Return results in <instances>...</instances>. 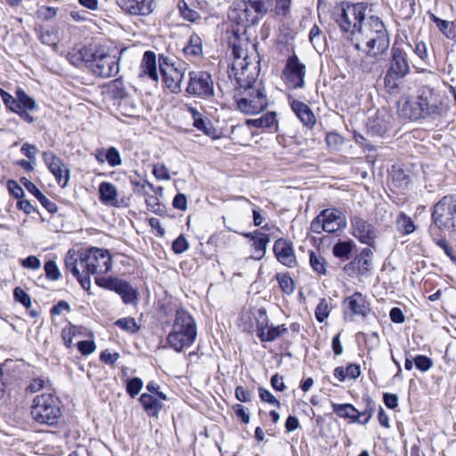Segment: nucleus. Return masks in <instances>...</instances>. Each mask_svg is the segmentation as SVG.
I'll return each mask as SVG.
<instances>
[{
  "mask_svg": "<svg viewBox=\"0 0 456 456\" xmlns=\"http://www.w3.org/2000/svg\"><path fill=\"white\" fill-rule=\"evenodd\" d=\"M239 52L240 49L234 46V61L230 73V77L233 76L238 84L235 94L237 108L247 115L257 114L268 106L265 87L257 80L258 61H253L248 54L241 57Z\"/></svg>",
  "mask_w": 456,
  "mask_h": 456,
  "instance_id": "1",
  "label": "nucleus"
},
{
  "mask_svg": "<svg viewBox=\"0 0 456 456\" xmlns=\"http://www.w3.org/2000/svg\"><path fill=\"white\" fill-rule=\"evenodd\" d=\"M352 40L355 41V48L370 47V51L387 52L389 47V37L381 19L372 13L363 19Z\"/></svg>",
  "mask_w": 456,
  "mask_h": 456,
  "instance_id": "2",
  "label": "nucleus"
},
{
  "mask_svg": "<svg viewBox=\"0 0 456 456\" xmlns=\"http://www.w3.org/2000/svg\"><path fill=\"white\" fill-rule=\"evenodd\" d=\"M197 324L186 310L175 312L172 330L167 337V345L176 352L190 347L196 340Z\"/></svg>",
  "mask_w": 456,
  "mask_h": 456,
  "instance_id": "3",
  "label": "nucleus"
},
{
  "mask_svg": "<svg viewBox=\"0 0 456 456\" xmlns=\"http://www.w3.org/2000/svg\"><path fill=\"white\" fill-rule=\"evenodd\" d=\"M371 5L365 2H343L335 7L333 20L343 33L354 37L362 20L370 12Z\"/></svg>",
  "mask_w": 456,
  "mask_h": 456,
  "instance_id": "4",
  "label": "nucleus"
},
{
  "mask_svg": "<svg viewBox=\"0 0 456 456\" xmlns=\"http://www.w3.org/2000/svg\"><path fill=\"white\" fill-rule=\"evenodd\" d=\"M408 54L403 47L395 44L391 49L389 66L384 77V86L390 94L399 92L402 80L410 73Z\"/></svg>",
  "mask_w": 456,
  "mask_h": 456,
  "instance_id": "5",
  "label": "nucleus"
},
{
  "mask_svg": "<svg viewBox=\"0 0 456 456\" xmlns=\"http://www.w3.org/2000/svg\"><path fill=\"white\" fill-rule=\"evenodd\" d=\"M401 114L405 118L418 120L435 118L439 115V108L430 92H422L416 97H411L402 106Z\"/></svg>",
  "mask_w": 456,
  "mask_h": 456,
  "instance_id": "6",
  "label": "nucleus"
},
{
  "mask_svg": "<svg viewBox=\"0 0 456 456\" xmlns=\"http://www.w3.org/2000/svg\"><path fill=\"white\" fill-rule=\"evenodd\" d=\"M31 416L38 424L54 426L61 417L59 400L51 394H42L33 400Z\"/></svg>",
  "mask_w": 456,
  "mask_h": 456,
  "instance_id": "7",
  "label": "nucleus"
},
{
  "mask_svg": "<svg viewBox=\"0 0 456 456\" xmlns=\"http://www.w3.org/2000/svg\"><path fill=\"white\" fill-rule=\"evenodd\" d=\"M79 264L83 273L90 277V274L107 273L112 261L108 249L92 248L80 255Z\"/></svg>",
  "mask_w": 456,
  "mask_h": 456,
  "instance_id": "8",
  "label": "nucleus"
},
{
  "mask_svg": "<svg viewBox=\"0 0 456 456\" xmlns=\"http://www.w3.org/2000/svg\"><path fill=\"white\" fill-rule=\"evenodd\" d=\"M159 62L165 86L173 94L181 92V84L185 73L184 63L162 55L159 56Z\"/></svg>",
  "mask_w": 456,
  "mask_h": 456,
  "instance_id": "9",
  "label": "nucleus"
},
{
  "mask_svg": "<svg viewBox=\"0 0 456 456\" xmlns=\"http://www.w3.org/2000/svg\"><path fill=\"white\" fill-rule=\"evenodd\" d=\"M432 219L441 230H456V200L444 197L435 205Z\"/></svg>",
  "mask_w": 456,
  "mask_h": 456,
  "instance_id": "10",
  "label": "nucleus"
},
{
  "mask_svg": "<svg viewBox=\"0 0 456 456\" xmlns=\"http://www.w3.org/2000/svg\"><path fill=\"white\" fill-rule=\"evenodd\" d=\"M272 5V0H242L236 7L240 22L245 26L256 24Z\"/></svg>",
  "mask_w": 456,
  "mask_h": 456,
  "instance_id": "11",
  "label": "nucleus"
},
{
  "mask_svg": "<svg viewBox=\"0 0 456 456\" xmlns=\"http://www.w3.org/2000/svg\"><path fill=\"white\" fill-rule=\"evenodd\" d=\"M86 62L92 72L100 77H110L119 71L118 61L116 56L103 51H96Z\"/></svg>",
  "mask_w": 456,
  "mask_h": 456,
  "instance_id": "12",
  "label": "nucleus"
},
{
  "mask_svg": "<svg viewBox=\"0 0 456 456\" xmlns=\"http://www.w3.org/2000/svg\"><path fill=\"white\" fill-rule=\"evenodd\" d=\"M186 92L193 96L209 99L214 96V82L209 73L206 71H190Z\"/></svg>",
  "mask_w": 456,
  "mask_h": 456,
  "instance_id": "13",
  "label": "nucleus"
},
{
  "mask_svg": "<svg viewBox=\"0 0 456 456\" xmlns=\"http://www.w3.org/2000/svg\"><path fill=\"white\" fill-rule=\"evenodd\" d=\"M305 65L301 62L297 55L289 56L283 70L286 84L293 88L305 86Z\"/></svg>",
  "mask_w": 456,
  "mask_h": 456,
  "instance_id": "14",
  "label": "nucleus"
},
{
  "mask_svg": "<svg viewBox=\"0 0 456 456\" xmlns=\"http://www.w3.org/2000/svg\"><path fill=\"white\" fill-rule=\"evenodd\" d=\"M342 305L345 314H349L351 318L354 316L366 318L371 312L370 303L367 297L359 291L346 297Z\"/></svg>",
  "mask_w": 456,
  "mask_h": 456,
  "instance_id": "15",
  "label": "nucleus"
},
{
  "mask_svg": "<svg viewBox=\"0 0 456 456\" xmlns=\"http://www.w3.org/2000/svg\"><path fill=\"white\" fill-rule=\"evenodd\" d=\"M352 234L362 244L371 246L376 239L374 226L360 216L351 218Z\"/></svg>",
  "mask_w": 456,
  "mask_h": 456,
  "instance_id": "16",
  "label": "nucleus"
},
{
  "mask_svg": "<svg viewBox=\"0 0 456 456\" xmlns=\"http://www.w3.org/2000/svg\"><path fill=\"white\" fill-rule=\"evenodd\" d=\"M43 159L51 173L54 175L58 184L64 188L69 180V169L67 168L62 160L53 152H44Z\"/></svg>",
  "mask_w": 456,
  "mask_h": 456,
  "instance_id": "17",
  "label": "nucleus"
},
{
  "mask_svg": "<svg viewBox=\"0 0 456 456\" xmlns=\"http://www.w3.org/2000/svg\"><path fill=\"white\" fill-rule=\"evenodd\" d=\"M273 253L283 265L290 268L296 265L297 259L291 241L282 238L276 240L273 244Z\"/></svg>",
  "mask_w": 456,
  "mask_h": 456,
  "instance_id": "18",
  "label": "nucleus"
},
{
  "mask_svg": "<svg viewBox=\"0 0 456 456\" xmlns=\"http://www.w3.org/2000/svg\"><path fill=\"white\" fill-rule=\"evenodd\" d=\"M326 232L333 233L346 228V217L343 211L338 208H326L321 212Z\"/></svg>",
  "mask_w": 456,
  "mask_h": 456,
  "instance_id": "19",
  "label": "nucleus"
},
{
  "mask_svg": "<svg viewBox=\"0 0 456 456\" xmlns=\"http://www.w3.org/2000/svg\"><path fill=\"white\" fill-rule=\"evenodd\" d=\"M65 266L77 278L81 287L86 290H89L91 288V279L86 273H83L79 258L77 257L75 252H71V250L68 252L65 257Z\"/></svg>",
  "mask_w": 456,
  "mask_h": 456,
  "instance_id": "20",
  "label": "nucleus"
},
{
  "mask_svg": "<svg viewBox=\"0 0 456 456\" xmlns=\"http://www.w3.org/2000/svg\"><path fill=\"white\" fill-rule=\"evenodd\" d=\"M99 199L104 205L116 208L126 206L123 200H118V189L110 182H102L100 183Z\"/></svg>",
  "mask_w": 456,
  "mask_h": 456,
  "instance_id": "21",
  "label": "nucleus"
},
{
  "mask_svg": "<svg viewBox=\"0 0 456 456\" xmlns=\"http://www.w3.org/2000/svg\"><path fill=\"white\" fill-rule=\"evenodd\" d=\"M361 50L365 53V56L361 59L359 64L360 69L366 74L378 72L380 68V56L383 55L386 52H379L377 50H373L372 53L370 47H362Z\"/></svg>",
  "mask_w": 456,
  "mask_h": 456,
  "instance_id": "22",
  "label": "nucleus"
},
{
  "mask_svg": "<svg viewBox=\"0 0 456 456\" xmlns=\"http://www.w3.org/2000/svg\"><path fill=\"white\" fill-rule=\"evenodd\" d=\"M251 241V247L254 249V258L256 260H261L266 253V247L270 242L269 234L263 233L259 230H256L253 232L245 234Z\"/></svg>",
  "mask_w": 456,
  "mask_h": 456,
  "instance_id": "23",
  "label": "nucleus"
},
{
  "mask_svg": "<svg viewBox=\"0 0 456 456\" xmlns=\"http://www.w3.org/2000/svg\"><path fill=\"white\" fill-rule=\"evenodd\" d=\"M188 110L193 118V126L200 131L203 132L206 135L216 138L217 131L208 118H203L195 108L188 107Z\"/></svg>",
  "mask_w": 456,
  "mask_h": 456,
  "instance_id": "24",
  "label": "nucleus"
},
{
  "mask_svg": "<svg viewBox=\"0 0 456 456\" xmlns=\"http://www.w3.org/2000/svg\"><path fill=\"white\" fill-rule=\"evenodd\" d=\"M290 105L292 110L305 126L312 128L315 125V116L308 105L297 100H293Z\"/></svg>",
  "mask_w": 456,
  "mask_h": 456,
  "instance_id": "25",
  "label": "nucleus"
},
{
  "mask_svg": "<svg viewBox=\"0 0 456 456\" xmlns=\"http://www.w3.org/2000/svg\"><path fill=\"white\" fill-rule=\"evenodd\" d=\"M20 183L24 185V187L29 191L31 194H33L38 201L41 203V205L51 214L56 213L58 210L57 205L50 200L47 197H45L40 190L37 187L36 184H34L32 182L28 180L25 177L20 178Z\"/></svg>",
  "mask_w": 456,
  "mask_h": 456,
  "instance_id": "26",
  "label": "nucleus"
},
{
  "mask_svg": "<svg viewBox=\"0 0 456 456\" xmlns=\"http://www.w3.org/2000/svg\"><path fill=\"white\" fill-rule=\"evenodd\" d=\"M248 126H254L256 128H268L274 132L278 130V120L276 118V113L269 111L263 116L256 118H250L246 121Z\"/></svg>",
  "mask_w": 456,
  "mask_h": 456,
  "instance_id": "27",
  "label": "nucleus"
},
{
  "mask_svg": "<svg viewBox=\"0 0 456 456\" xmlns=\"http://www.w3.org/2000/svg\"><path fill=\"white\" fill-rule=\"evenodd\" d=\"M140 77L148 76L151 79L158 80V72L156 65V55L151 51L144 53L141 64Z\"/></svg>",
  "mask_w": 456,
  "mask_h": 456,
  "instance_id": "28",
  "label": "nucleus"
},
{
  "mask_svg": "<svg viewBox=\"0 0 456 456\" xmlns=\"http://www.w3.org/2000/svg\"><path fill=\"white\" fill-rule=\"evenodd\" d=\"M139 401L149 416L158 417L163 404L152 395L143 393Z\"/></svg>",
  "mask_w": 456,
  "mask_h": 456,
  "instance_id": "29",
  "label": "nucleus"
},
{
  "mask_svg": "<svg viewBox=\"0 0 456 456\" xmlns=\"http://www.w3.org/2000/svg\"><path fill=\"white\" fill-rule=\"evenodd\" d=\"M333 411L342 419H348L351 422L357 423L359 420L358 410L351 403H335L331 404Z\"/></svg>",
  "mask_w": 456,
  "mask_h": 456,
  "instance_id": "30",
  "label": "nucleus"
},
{
  "mask_svg": "<svg viewBox=\"0 0 456 456\" xmlns=\"http://www.w3.org/2000/svg\"><path fill=\"white\" fill-rule=\"evenodd\" d=\"M117 294H118L125 305H137L138 302V292L137 290L127 281H124L119 287Z\"/></svg>",
  "mask_w": 456,
  "mask_h": 456,
  "instance_id": "31",
  "label": "nucleus"
},
{
  "mask_svg": "<svg viewBox=\"0 0 456 456\" xmlns=\"http://www.w3.org/2000/svg\"><path fill=\"white\" fill-rule=\"evenodd\" d=\"M183 53L186 56L199 57L202 54V40L197 34H192L187 45L183 47Z\"/></svg>",
  "mask_w": 456,
  "mask_h": 456,
  "instance_id": "32",
  "label": "nucleus"
},
{
  "mask_svg": "<svg viewBox=\"0 0 456 456\" xmlns=\"http://www.w3.org/2000/svg\"><path fill=\"white\" fill-rule=\"evenodd\" d=\"M372 256L373 253L370 248H363L360 252L359 256L355 259L358 264V270L360 274L364 275L370 271Z\"/></svg>",
  "mask_w": 456,
  "mask_h": 456,
  "instance_id": "33",
  "label": "nucleus"
},
{
  "mask_svg": "<svg viewBox=\"0 0 456 456\" xmlns=\"http://www.w3.org/2000/svg\"><path fill=\"white\" fill-rule=\"evenodd\" d=\"M396 228L398 232L403 234H411L416 229L411 218L403 212H401L397 216Z\"/></svg>",
  "mask_w": 456,
  "mask_h": 456,
  "instance_id": "34",
  "label": "nucleus"
},
{
  "mask_svg": "<svg viewBox=\"0 0 456 456\" xmlns=\"http://www.w3.org/2000/svg\"><path fill=\"white\" fill-rule=\"evenodd\" d=\"M354 246V243L353 240H344V241H338L333 246L332 253L336 257L339 258H348L349 255L351 254L353 250V247Z\"/></svg>",
  "mask_w": 456,
  "mask_h": 456,
  "instance_id": "35",
  "label": "nucleus"
},
{
  "mask_svg": "<svg viewBox=\"0 0 456 456\" xmlns=\"http://www.w3.org/2000/svg\"><path fill=\"white\" fill-rule=\"evenodd\" d=\"M288 329L284 324L273 326L270 325L264 335L260 338L262 342H272L287 332Z\"/></svg>",
  "mask_w": 456,
  "mask_h": 456,
  "instance_id": "36",
  "label": "nucleus"
},
{
  "mask_svg": "<svg viewBox=\"0 0 456 456\" xmlns=\"http://www.w3.org/2000/svg\"><path fill=\"white\" fill-rule=\"evenodd\" d=\"M115 325L130 334H135L141 330V325L132 317L120 318L115 322Z\"/></svg>",
  "mask_w": 456,
  "mask_h": 456,
  "instance_id": "37",
  "label": "nucleus"
},
{
  "mask_svg": "<svg viewBox=\"0 0 456 456\" xmlns=\"http://www.w3.org/2000/svg\"><path fill=\"white\" fill-rule=\"evenodd\" d=\"M123 280L116 277H100L95 279V283L105 289L118 292L119 287L123 283Z\"/></svg>",
  "mask_w": 456,
  "mask_h": 456,
  "instance_id": "38",
  "label": "nucleus"
},
{
  "mask_svg": "<svg viewBox=\"0 0 456 456\" xmlns=\"http://www.w3.org/2000/svg\"><path fill=\"white\" fill-rule=\"evenodd\" d=\"M16 96L18 98L19 110L26 109L28 110H34L37 108L35 99L28 95L23 89L19 88L16 91Z\"/></svg>",
  "mask_w": 456,
  "mask_h": 456,
  "instance_id": "39",
  "label": "nucleus"
},
{
  "mask_svg": "<svg viewBox=\"0 0 456 456\" xmlns=\"http://www.w3.org/2000/svg\"><path fill=\"white\" fill-rule=\"evenodd\" d=\"M256 321V335L260 338L270 326L266 311L264 308L257 310Z\"/></svg>",
  "mask_w": 456,
  "mask_h": 456,
  "instance_id": "40",
  "label": "nucleus"
},
{
  "mask_svg": "<svg viewBox=\"0 0 456 456\" xmlns=\"http://www.w3.org/2000/svg\"><path fill=\"white\" fill-rule=\"evenodd\" d=\"M365 408L362 411H358L359 420L357 423L361 425H366L370 420L375 410V403L370 397L365 398Z\"/></svg>",
  "mask_w": 456,
  "mask_h": 456,
  "instance_id": "41",
  "label": "nucleus"
},
{
  "mask_svg": "<svg viewBox=\"0 0 456 456\" xmlns=\"http://www.w3.org/2000/svg\"><path fill=\"white\" fill-rule=\"evenodd\" d=\"M276 279L279 282L281 289L284 293L290 295L294 292L295 282L289 275L286 273H277Z\"/></svg>",
  "mask_w": 456,
  "mask_h": 456,
  "instance_id": "42",
  "label": "nucleus"
},
{
  "mask_svg": "<svg viewBox=\"0 0 456 456\" xmlns=\"http://www.w3.org/2000/svg\"><path fill=\"white\" fill-rule=\"evenodd\" d=\"M310 265L318 274L326 273L327 264L324 257H322L321 255L312 251L310 253Z\"/></svg>",
  "mask_w": 456,
  "mask_h": 456,
  "instance_id": "43",
  "label": "nucleus"
},
{
  "mask_svg": "<svg viewBox=\"0 0 456 456\" xmlns=\"http://www.w3.org/2000/svg\"><path fill=\"white\" fill-rule=\"evenodd\" d=\"M155 0H136L135 16H148L153 12Z\"/></svg>",
  "mask_w": 456,
  "mask_h": 456,
  "instance_id": "44",
  "label": "nucleus"
},
{
  "mask_svg": "<svg viewBox=\"0 0 456 456\" xmlns=\"http://www.w3.org/2000/svg\"><path fill=\"white\" fill-rule=\"evenodd\" d=\"M179 12L184 20L191 22H197L201 19L200 12L191 9L185 2H183V4H179Z\"/></svg>",
  "mask_w": 456,
  "mask_h": 456,
  "instance_id": "45",
  "label": "nucleus"
},
{
  "mask_svg": "<svg viewBox=\"0 0 456 456\" xmlns=\"http://www.w3.org/2000/svg\"><path fill=\"white\" fill-rule=\"evenodd\" d=\"M330 313V307L325 298L320 300L315 309V317L319 322H323Z\"/></svg>",
  "mask_w": 456,
  "mask_h": 456,
  "instance_id": "46",
  "label": "nucleus"
},
{
  "mask_svg": "<svg viewBox=\"0 0 456 456\" xmlns=\"http://www.w3.org/2000/svg\"><path fill=\"white\" fill-rule=\"evenodd\" d=\"M143 382L140 378L128 379L126 380V392L131 397H135L142 390Z\"/></svg>",
  "mask_w": 456,
  "mask_h": 456,
  "instance_id": "47",
  "label": "nucleus"
},
{
  "mask_svg": "<svg viewBox=\"0 0 456 456\" xmlns=\"http://www.w3.org/2000/svg\"><path fill=\"white\" fill-rule=\"evenodd\" d=\"M49 386H51L50 379L45 376H40L37 378H34L31 380L30 384L27 387V390L31 393H36Z\"/></svg>",
  "mask_w": 456,
  "mask_h": 456,
  "instance_id": "48",
  "label": "nucleus"
},
{
  "mask_svg": "<svg viewBox=\"0 0 456 456\" xmlns=\"http://www.w3.org/2000/svg\"><path fill=\"white\" fill-rule=\"evenodd\" d=\"M44 268L47 279L51 281H58L61 278V272L55 261L49 260L45 262Z\"/></svg>",
  "mask_w": 456,
  "mask_h": 456,
  "instance_id": "49",
  "label": "nucleus"
},
{
  "mask_svg": "<svg viewBox=\"0 0 456 456\" xmlns=\"http://www.w3.org/2000/svg\"><path fill=\"white\" fill-rule=\"evenodd\" d=\"M13 297L15 301L20 303L27 309L31 307L30 296L20 287H16L13 290Z\"/></svg>",
  "mask_w": 456,
  "mask_h": 456,
  "instance_id": "50",
  "label": "nucleus"
},
{
  "mask_svg": "<svg viewBox=\"0 0 456 456\" xmlns=\"http://www.w3.org/2000/svg\"><path fill=\"white\" fill-rule=\"evenodd\" d=\"M105 160L110 167H117L122 163L120 153L115 147H110L105 152Z\"/></svg>",
  "mask_w": 456,
  "mask_h": 456,
  "instance_id": "51",
  "label": "nucleus"
},
{
  "mask_svg": "<svg viewBox=\"0 0 456 456\" xmlns=\"http://www.w3.org/2000/svg\"><path fill=\"white\" fill-rule=\"evenodd\" d=\"M152 174L158 180L168 181L171 179L169 169L163 163L154 164Z\"/></svg>",
  "mask_w": 456,
  "mask_h": 456,
  "instance_id": "52",
  "label": "nucleus"
},
{
  "mask_svg": "<svg viewBox=\"0 0 456 456\" xmlns=\"http://www.w3.org/2000/svg\"><path fill=\"white\" fill-rule=\"evenodd\" d=\"M414 364L418 370L426 372L429 370L433 366V361L431 358L419 354L413 359Z\"/></svg>",
  "mask_w": 456,
  "mask_h": 456,
  "instance_id": "53",
  "label": "nucleus"
},
{
  "mask_svg": "<svg viewBox=\"0 0 456 456\" xmlns=\"http://www.w3.org/2000/svg\"><path fill=\"white\" fill-rule=\"evenodd\" d=\"M326 143L328 148L332 151H338L343 143V138L336 132H330L326 134Z\"/></svg>",
  "mask_w": 456,
  "mask_h": 456,
  "instance_id": "54",
  "label": "nucleus"
},
{
  "mask_svg": "<svg viewBox=\"0 0 456 456\" xmlns=\"http://www.w3.org/2000/svg\"><path fill=\"white\" fill-rule=\"evenodd\" d=\"M0 94L2 96L3 102L5 106L13 112L18 111L19 110V102L18 98L12 97L10 94L4 90H0Z\"/></svg>",
  "mask_w": 456,
  "mask_h": 456,
  "instance_id": "55",
  "label": "nucleus"
},
{
  "mask_svg": "<svg viewBox=\"0 0 456 456\" xmlns=\"http://www.w3.org/2000/svg\"><path fill=\"white\" fill-rule=\"evenodd\" d=\"M116 3L123 12L135 16L136 0H117Z\"/></svg>",
  "mask_w": 456,
  "mask_h": 456,
  "instance_id": "56",
  "label": "nucleus"
},
{
  "mask_svg": "<svg viewBox=\"0 0 456 456\" xmlns=\"http://www.w3.org/2000/svg\"><path fill=\"white\" fill-rule=\"evenodd\" d=\"M189 248V243L186 238L181 234L173 242L172 248L175 254H182Z\"/></svg>",
  "mask_w": 456,
  "mask_h": 456,
  "instance_id": "57",
  "label": "nucleus"
},
{
  "mask_svg": "<svg viewBox=\"0 0 456 456\" xmlns=\"http://www.w3.org/2000/svg\"><path fill=\"white\" fill-rule=\"evenodd\" d=\"M20 265L22 267H24L26 269H30V270L36 271V270L40 269L41 261L39 258H37L35 256H29L24 259H21Z\"/></svg>",
  "mask_w": 456,
  "mask_h": 456,
  "instance_id": "58",
  "label": "nucleus"
},
{
  "mask_svg": "<svg viewBox=\"0 0 456 456\" xmlns=\"http://www.w3.org/2000/svg\"><path fill=\"white\" fill-rule=\"evenodd\" d=\"M77 349L84 355H88L94 353L96 346L93 340H82L77 343Z\"/></svg>",
  "mask_w": 456,
  "mask_h": 456,
  "instance_id": "59",
  "label": "nucleus"
},
{
  "mask_svg": "<svg viewBox=\"0 0 456 456\" xmlns=\"http://www.w3.org/2000/svg\"><path fill=\"white\" fill-rule=\"evenodd\" d=\"M259 397L263 402H266L270 404L276 405L277 407L281 406L280 402L276 399V397L267 389L260 387L259 389Z\"/></svg>",
  "mask_w": 456,
  "mask_h": 456,
  "instance_id": "60",
  "label": "nucleus"
},
{
  "mask_svg": "<svg viewBox=\"0 0 456 456\" xmlns=\"http://www.w3.org/2000/svg\"><path fill=\"white\" fill-rule=\"evenodd\" d=\"M408 48L412 51L421 59L422 61L428 58L427 45L423 42H416L414 47L411 45H406Z\"/></svg>",
  "mask_w": 456,
  "mask_h": 456,
  "instance_id": "61",
  "label": "nucleus"
},
{
  "mask_svg": "<svg viewBox=\"0 0 456 456\" xmlns=\"http://www.w3.org/2000/svg\"><path fill=\"white\" fill-rule=\"evenodd\" d=\"M8 190L11 195L16 199H20L24 195L23 189L14 180H9L7 183Z\"/></svg>",
  "mask_w": 456,
  "mask_h": 456,
  "instance_id": "62",
  "label": "nucleus"
},
{
  "mask_svg": "<svg viewBox=\"0 0 456 456\" xmlns=\"http://www.w3.org/2000/svg\"><path fill=\"white\" fill-rule=\"evenodd\" d=\"M408 176L403 171L395 172L392 175V183L395 186L403 187L408 184Z\"/></svg>",
  "mask_w": 456,
  "mask_h": 456,
  "instance_id": "63",
  "label": "nucleus"
},
{
  "mask_svg": "<svg viewBox=\"0 0 456 456\" xmlns=\"http://www.w3.org/2000/svg\"><path fill=\"white\" fill-rule=\"evenodd\" d=\"M148 210L153 213H159L161 211V206L159 202L158 198L152 195H148L145 199Z\"/></svg>",
  "mask_w": 456,
  "mask_h": 456,
  "instance_id": "64",
  "label": "nucleus"
}]
</instances>
